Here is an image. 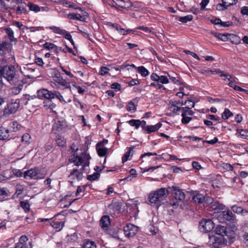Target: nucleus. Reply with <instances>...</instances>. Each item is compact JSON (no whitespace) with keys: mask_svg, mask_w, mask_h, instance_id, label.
<instances>
[{"mask_svg":"<svg viewBox=\"0 0 248 248\" xmlns=\"http://www.w3.org/2000/svg\"><path fill=\"white\" fill-rule=\"evenodd\" d=\"M182 116L183 117L182 119V123L183 124H186L192 120L191 117L186 116V113L184 111V112H182Z\"/></svg>","mask_w":248,"mask_h":248,"instance_id":"de8ad7c7","label":"nucleus"},{"mask_svg":"<svg viewBox=\"0 0 248 248\" xmlns=\"http://www.w3.org/2000/svg\"><path fill=\"white\" fill-rule=\"evenodd\" d=\"M157 82H159L162 84H166L169 83V81L167 77L165 76H159Z\"/></svg>","mask_w":248,"mask_h":248,"instance_id":"6e6d98bb","label":"nucleus"},{"mask_svg":"<svg viewBox=\"0 0 248 248\" xmlns=\"http://www.w3.org/2000/svg\"><path fill=\"white\" fill-rule=\"evenodd\" d=\"M71 162H74L76 166H79L83 163V159L81 157L77 155L74 156L69 159Z\"/></svg>","mask_w":248,"mask_h":248,"instance_id":"c756f323","label":"nucleus"},{"mask_svg":"<svg viewBox=\"0 0 248 248\" xmlns=\"http://www.w3.org/2000/svg\"><path fill=\"white\" fill-rule=\"evenodd\" d=\"M232 225H231V230L230 229H227V230H229V232H232L234 234V240L235 239V231L237 230V227L235 225L236 223H231Z\"/></svg>","mask_w":248,"mask_h":248,"instance_id":"e2e57ef3","label":"nucleus"},{"mask_svg":"<svg viewBox=\"0 0 248 248\" xmlns=\"http://www.w3.org/2000/svg\"><path fill=\"white\" fill-rule=\"evenodd\" d=\"M149 201L152 203H155L157 205H160L161 204V202L157 199V196L155 193H151L150 194L149 196Z\"/></svg>","mask_w":248,"mask_h":248,"instance_id":"bb28decb","label":"nucleus"},{"mask_svg":"<svg viewBox=\"0 0 248 248\" xmlns=\"http://www.w3.org/2000/svg\"><path fill=\"white\" fill-rule=\"evenodd\" d=\"M83 247L84 248H96V245L94 241L86 239L84 241Z\"/></svg>","mask_w":248,"mask_h":248,"instance_id":"a878e982","label":"nucleus"},{"mask_svg":"<svg viewBox=\"0 0 248 248\" xmlns=\"http://www.w3.org/2000/svg\"><path fill=\"white\" fill-rule=\"evenodd\" d=\"M214 227V223L210 219H202L199 223V229L203 232H210Z\"/></svg>","mask_w":248,"mask_h":248,"instance_id":"39448f33","label":"nucleus"},{"mask_svg":"<svg viewBox=\"0 0 248 248\" xmlns=\"http://www.w3.org/2000/svg\"><path fill=\"white\" fill-rule=\"evenodd\" d=\"M115 5H117V9H128L132 6L131 1H117Z\"/></svg>","mask_w":248,"mask_h":248,"instance_id":"ddd939ff","label":"nucleus"},{"mask_svg":"<svg viewBox=\"0 0 248 248\" xmlns=\"http://www.w3.org/2000/svg\"><path fill=\"white\" fill-rule=\"evenodd\" d=\"M44 107L47 109H52L55 107V105L52 102L51 100H47L44 102Z\"/></svg>","mask_w":248,"mask_h":248,"instance_id":"49530a36","label":"nucleus"},{"mask_svg":"<svg viewBox=\"0 0 248 248\" xmlns=\"http://www.w3.org/2000/svg\"><path fill=\"white\" fill-rule=\"evenodd\" d=\"M216 236H215L214 235H211L210 234H209V235H208V237H209L208 244L209 245L212 246L213 247L214 246L215 242H216Z\"/></svg>","mask_w":248,"mask_h":248,"instance_id":"bf43d9fd","label":"nucleus"},{"mask_svg":"<svg viewBox=\"0 0 248 248\" xmlns=\"http://www.w3.org/2000/svg\"><path fill=\"white\" fill-rule=\"evenodd\" d=\"M62 4L66 7L72 8L74 9L81 10V8L77 5L75 3L72 2L71 1H62Z\"/></svg>","mask_w":248,"mask_h":248,"instance_id":"cd10ccee","label":"nucleus"},{"mask_svg":"<svg viewBox=\"0 0 248 248\" xmlns=\"http://www.w3.org/2000/svg\"><path fill=\"white\" fill-rule=\"evenodd\" d=\"M109 71V69L108 67H101L100 71L99 72V74L102 76H104L106 74L108 73Z\"/></svg>","mask_w":248,"mask_h":248,"instance_id":"338daca9","label":"nucleus"},{"mask_svg":"<svg viewBox=\"0 0 248 248\" xmlns=\"http://www.w3.org/2000/svg\"><path fill=\"white\" fill-rule=\"evenodd\" d=\"M184 104L185 105H186L185 108H186V109H191L194 107L195 103L192 102L191 100H187L186 101Z\"/></svg>","mask_w":248,"mask_h":248,"instance_id":"13d9d810","label":"nucleus"},{"mask_svg":"<svg viewBox=\"0 0 248 248\" xmlns=\"http://www.w3.org/2000/svg\"><path fill=\"white\" fill-rule=\"evenodd\" d=\"M53 94L54 95V97H56L61 102L63 103H65L66 101L64 100L63 96L61 94V93L58 91H55L53 93Z\"/></svg>","mask_w":248,"mask_h":248,"instance_id":"864d4df0","label":"nucleus"},{"mask_svg":"<svg viewBox=\"0 0 248 248\" xmlns=\"http://www.w3.org/2000/svg\"><path fill=\"white\" fill-rule=\"evenodd\" d=\"M12 45L6 41L0 44V55L3 56L6 54V52L11 50Z\"/></svg>","mask_w":248,"mask_h":248,"instance_id":"9d476101","label":"nucleus"},{"mask_svg":"<svg viewBox=\"0 0 248 248\" xmlns=\"http://www.w3.org/2000/svg\"><path fill=\"white\" fill-rule=\"evenodd\" d=\"M172 188L174 191V197L176 202H174V200L170 201V204L173 208H176L179 205V202L185 199V194L182 190L176 186H173Z\"/></svg>","mask_w":248,"mask_h":248,"instance_id":"7ed1b4c3","label":"nucleus"},{"mask_svg":"<svg viewBox=\"0 0 248 248\" xmlns=\"http://www.w3.org/2000/svg\"><path fill=\"white\" fill-rule=\"evenodd\" d=\"M10 130L3 126L0 127V140H5L9 137Z\"/></svg>","mask_w":248,"mask_h":248,"instance_id":"f3484780","label":"nucleus"},{"mask_svg":"<svg viewBox=\"0 0 248 248\" xmlns=\"http://www.w3.org/2000/svg\"><path fill=\"white\" fill-rule=\"evenodd\" d=\"M171 104V106L170 107V109L173 112L176 113L178 111L181 110L182 112H184V110H185V108H180L176 106V104H174L173 102Z\"/></svg>","mask_w":248,"mask_h":248,"instance_id":"e433bc0d","label":"nucleus"},{"mask_svg":"<svg viewBox=\"0 0 248 248\" xmlns=\"http://www.w3.org/2000/svg\"><path fill=\"white\" fill-rule=\"evenodd\" d=\"M100 177V173L96 172L91 175H89L87 176V179L89 181H94L97 180Z\"/></svg>","mask_w":248,"mask_h":248,"instance_id":"8fccbe9b","label":"nucleus"},{"mask_svg":"<svg viewBox=\"0 0 248 248\" xmlns=\"http://www.w3.org/2000/svg\"><path fill=\"white\" fill-rule=\"evenodd\" d=\"M240 134L242 138L246 139L248 137V131L247 130H241Z\"/></svg>","mask_w":248,"mask_h":248,"instance_id":"774afa93","label":"nucleus"},{"mask_svg":"<svg viewBox=\"0 0 248 248\" xmlns=\"http://www.w3.org/2000/svg\"><path fill=\"white\" fill-rule=\"evenodd\" d=\"M21 126L17 122L13 121L9 123L8 129L10 130V132H16L20 129Z\"/></svg>","mask_w":248,"mask_h":248,"instance_id":"aec40b11","label":"nucleus"},{"mask_svg":"<svg viewBox=\"0 0 248 248\" xmlns=\"http://www.w3.org/2000/svg\"><path fill=\"white\" fill-rule=\"evenodd\" d=\"M16 76V69L15 66L9 64H0V78H3L10 83L13 81Z\"/></svg>","mask_w":248,"mask_h":248,"instance_id":"f257e3e1","label":"nucleus"},{"mask_svg":"<svg viewBox=\"0 0 248 248\" xmlns=\"http://www.w3.org/2000/svg\"><path fill=\"white\" fill-rule=\"evenodd\" d=\"M232 115V113L228 108H225L224 111L222 114V118L224 120H226Z\"/></svg>","mask_w":248,"mask_h":248,"instance_id":"79ce46f5","label":"nucleus"},{"mask_svg":"<svg viewBox=\"0 0 248 248\" xmlns=\"http://www.w3.org/2000/svg\"><path fill=\"white\" fill-rule=\"evenodd\" d=\"M99 147L100 146L96 145L97 153L100 156L103 157L107 154L108 149L106 147L100 148Z\"/></svg>","mask_w":248,"mask_h":248,"instance_id":"473e14b6","label":"nucleus"},{"mask_svg":"<svg viewBox=\"0 0 248 248\" xmlns=\"http://www.w3.org/2000/svg\"><path fill=\"white\" fill-rule=\"evenodd\" d=\"M54 73V76L56 78L54 81L58 85L56 88L61 89L70 88V83L67 82L66 79L63 78L59 72L55 70Z\"/></svg>","mask_w":248,"mask_h":248,"instance_id":"20e7f679","label":"nucleus"},{"mask_svg":"<svg viewBox=\"0 0 248 248\" xmlns=\"http://www.w3.org/2000/svg\"><path fill=\"white\" fill-rule=\"evenodd\" d=\"M36 180L44 179L47 175L46 171L44 169L39 167H35Z\"/></svg>","mask_w":248,"mask_h":248,"instance_id":"4468645a","label":"nucleus"},{"mask_svg":"<svg viewBox=\"0 0 248 248\" xmlns=\"http://www.w3.org/2000/svg\"><path fill=\"white\" fill-rule=\"evenodd\" d=\"M168 76L169 77L170 79L174 83L181 84V82L179 81V77L178 76L176 73L173 72H170L169 73H168Z\"/></svg>","mask_w":248,"mask_h":248,"instance_id":"b1692460","label":"nucleus"},{"mask_svg":"<svg viewBox=\"0 0 248 248\" xmlns=\"http://www.w3.org/2000/svg\"><path fill=\"white\" fill-rule=\"evenodd\" d=\"M23 190L24 187L20 185H17L16 186V191L15 195H16V197L19 196L22 194Z\"/></svg>","mask_w":248,"mask_h":248,"instance_id":"3c124183","label":"nucleus"},{"mask_svg":"<svg viewBox=\"0 0 248 248\" xmlns=\"http://www.w3.org/2000/svg\"><path fill=\"white\" fill-rule=\"evenodd\" d=\"M50 225L57 231H59L62 228L64 223L63 222H52L50 223Z\"/></svg>","mask_w":248,"mask_h":248,"instance_id":"72a5a7b5","label":"nucleus"},{"mask_svg":"<svg viewBox=\"0 0 248 248\" xmlns=\"http://www.w3.org/2000/svg\"><path fill=\"white\" fill-rule=\"evenodd\" d=\"M216 232L217 235V236H221L223 237H226L228 235V233L231 232H229L227 228L223 226H217L216 228Z\"/></svg>","mask_w":248,"mask_h":248,"instance_id":"f8f14e48","label":"nucleus"},{"mask_svg":"<svg viewBox=\"0 0 248 248\" xmlns=\"http://www.w3.org/2000/svg\"><path fill=\"white\" fill-rule=\"evenodd\" d=\"M110 224L109 217L108 216L104 215L102 217L100 220V225L101 228H107Z\"/></svg>","mask_w":248,"mask_h":248,"instance_id":"2eb2a0df","label":"nucleus"},{"mask_svg":"<svg viewBox=\"0 0 248 248\" xmlns=\"http://www.w3.org/2000/svg\"><path fill=\"white\" fill-rule=\"evenodd\" d=\"M134 146L130 147L128 148L129 151L127 152L124 155V156L122 158V162L123 163H124L126 161L128 160L129 157L130 156V153L133 149Z\"/></svg>","mask_w":248,"mask_h":248,"instance_id":"09e8293b","label":"nucleus"},{"mask_svg":"<svg viewBox=\"0 0 248 248\" xmlns=\"http://www.w3.org/2000/svg\"><path fill=\"white\" fill-rule=\"evenodd\" d=\"M173 17H175V18L176 19H178L179 21H180V22H181L183 23H186L188 21H190L193 18V16L191 15H187L185 16H182V17H179L177 16L173 15Z\"/></svg>","mask_w":248,"mask_h":248,"instance_id":"5701e85b","label":"nucleus"},{"mask_svg":"<svg viewBox=\"0 0 248 248\" xmlns=\"http://www.w3.org/2000/svg\"><path fill=\"white\" fill-rule=\"evenodd\" d=\"M210 207L214 210H220L225 208V206L223 204L220 203L217 201H214L213 203Z\"/></svg>","mask_w":248,"mask_h":248,"instance_id":"393cba45","label":"nucleus"},{"mask_svg":"<svg viewBox=\"0 0 248 248\" xmlns=\"http://www.w3.org/2000/svg\"><path fill=\"white\" fill-rule=\"evenodd\" d=\"M31 139V136L29 134L26 133L22 136L21 141L23 144L28 145L30 143Z\"/></svg>","mask_w":248,"mask_h":248,"instance_id":"a19ab883","label":"nucleus"},{"mask_svg":"<svg viewBox=\"0 0 248 248\" xmlns=\"http://www.w3.org/2000/svg\"><path fill=\"white\" fill-rule=\"evenodd\" d=\"M66 125L64 123L58 122L53 127V129H56L57 131H61L65 128Z\"/></svg>","mask_w":248,"mask_h":248,"instance_id":"4c0bfd02","label":"nucleus"},{"mask_svg":"<svg viewBox=\"0 0 248 248\" xmlns=\"http://www.w3.org/2000/svg\"><path fill=\"white\" fill-rule=\"evenodd\" d=\"M128 124L132 126H135L138 129L140 124V120L132 119L128 122Z\"/></svg>","mask_w":248,"mask_h":248,"instance_id":"37998d69","label":"nucleus"},{"mask_svg":"<svg viewBox=\"0 0 248 248\" xmlns=\"http://www.w3.org/2000/svg\"><path fill=\"white\" fill-rule=\"evenodd\" d=\"M56 141L57 145L59 146L64 147L66 145V140L63 137L58 135L56 138Z\"/></svg>","mask_w":248,"mask_h":248,"instance_id":"7c9ffc66","label":"nucleus"},{"mask_svg":"<svg viewBox=\"0 0 248 248\" xmlns=\"http://www.w3.org/2000/svg\"><path fill=\"white\" fill-rule=\"evenodd\" d=\"M215 200L209 196H205V200L204 202L206 204V206H207L208 205H210V206L212 205Z\"/></svg>","mask_w":248,"mask_h":248,"instance_id":"4d7b16f0","label":"nucleus"},{"mask_svg":"<svg viewBox=\"0 0 248 248\" xmlns=\"http://www.w3.org/2000/svg\"><path fill=\"white\" fill-rule=\"evenodd\" d=\"M136 109L134 103L132 101L129 102L127 106V110L128 111H135Z\"/></svg>","mask_w":248,"mask_h":248,"instance_id":"680f3d73","label":"nucleus"},{"mask_svg":"<svg viewBox=\"0 0 248 248\" xmlns=\"http://www.w3.org/2000/svg\"><path fill=\"white\" fill-rule=\"evenodd\" d=\"M19 100H16L15 102H13L8 105L7 107L4 109V114H10L15 113L19 108Z\"/></svg>","mask_w":248,"mask_h":248,"instance_id":"0eeeda50","label":"nucleus"},{"mask_svg":"<svg viewBox=\"0 0 248 248\" xmlns=\"http://www.w3.org/2000/svg\"><path fill=\"white\" fill-rule=\"evenodd\" d=\"M37 95L40 98H45L47 100H51L54 98L53 93L50 92L47 89H42L37 91Z\"/></svg>","mask_w":248,"mask_h":248,"instance_id":"1a4fd4ad","label":"nucleus"},{"mask_svg":"<svg viewBox=\"0 0 248 248\" xmlns=\"http://www.w3.org/2000/svg\"><path fill=\"white\" fill-rule=\"evenodd\" d=\"M75 173H77L76 174V177L78 179V180H79L82 177V172H79V170L76 169H74L70 173V175L69 176V177H70L72 175H73L74 174H75Z\"/></svg>","mask_w":248,"mask_h":248,"instance_id":"603ef678","label":"nucleus"},{"mask_svg":"<svg viewBox=\"0 0 248 248\" xmlns=\"http://www.w3.org/2000/svg\"><path fill=\"white\" fill-rule=\"evenodd\" d=\"M125 235L128 237L134 236L138 232V228L131 224H127L124 227Z\"/></svg>","mask_w":248,"mask_h":248,"instance_id":"6e6552de","label":"nucleus"},{"mask_svg":"<svg viewBox=\"0 0 248 248\" xmlns=\"http://www.w3.org/2000/svg\"><path fill=\"white\" fill-rule=\"evenodd\" d=\"M232 209L234 212L237 214L241 213L243 215H248V211L243 209L241 207L233 205L232 207Z\"/></svg>","mask_w":248,"mask_h":248,"instance_id":"c85d7f7f","label":"nucleus"},{"mask_svg":"<svg viewBox=\"0 0 248 248\" xmlns=\"http://www.w3.org/2000/svg\"><path fill=\"white\" fill-rule=\"evenodd\" d=\"M43 46L45 49L47 50H51L53 49H57L58 48L57 46H56L53 43L48 42L45 43L43 45Z\"/></svg>","mask_w":248,"mask_h":248,"instance_id":"a18cd8bd","label":"nucleus"},{"mask_svg":"<svg viewBox=\"0 0 248 248\" xmlns=\"http://www.w3.org/2000/svg\"><path fill=\"white\" fill-rule=\"evenodd\" d=\"M49 28L54 33H57L60 35H62V34L66 32V31L61 29L59 27H57L56 26H52L49 27Z\"/></svg>","mask_w":248,"mask_h":248,"instance_id":"58836bf2","label":"nucleus"},{"mask_svg":"<svg viewBox=\"0 0 248 248\" xmlns=\"http://www.w3.org/2000/svg\"><path fill=\"white\" fill-rule=\"evenodd\" d=\"M155 193L160 202L164 201L169 194L168 190L165 188H161L156 190Z\"/></svg>","mask_w":248,"mask_h":248,"instance_id":"9b49d317","label":"nucleus"},{"mask_svg":"<svg viewBox=\"0 0 248 248\" xmlns=\"http://www.w3.org/2000/svg\"><path fill=\"white\" fill-rule=\"evenodd\" d=\"M11 9H16V13L20 14L22 13H26V10L23 5H19L17 7L16 6L12 7Z\"/></svg>","mask_w":248,"mask_h":248,"instance_id":"c03bdc74","label":"nucleus"},{"mask_svg":"<svg viewBox=\"0 0 248 248\" xmlns=\"http://www.w3.org/2000/svg\"><path fill=\"white\" fill-rule=\"evenodd\" d=\"M224 221H228L230 223H236V219L232 212L229 210L222 211L219 215Z\"/></svg>","mask_w":248,"mask_h":248,"instance_id":"423d86ee","label":"nucleus"},{"mask_svg":"<svg viewBox=\"0 0 248 248\" xmlns=\"http://www.w3.org/2000/svg\"><path fill=\"white\" fill-rule=\"evenodd\" d=\"M234 242V234L232 232L228 233L226 237L217 236L216 242L214 245V248L221 247L223 245H230Z\"/></svg>","mask_w":248,"mask_h":248,"instance_id":"f03ea898","label":"nucleus"},{"mask_svg":"<svg viewBox=\"0 0 248 248\" xmlns=\"http://www.w3.org/2000/svg\"><path fill=\"white\" fill-rule=\"evenodd\" d=\"M6 33L7 34L8 38H12L14 36V31L10 28H7L4 29Z\"/></svg>","mask_w":248,"mask_h":248,"instance_id":"0e129e2a","label":"nucleus"},{"mask_svg":"<svg viewBox=\"0 0 248 248\" xmlns=\"http://www.w3.org/2000/svg\"><path fill=\"white\" fill-rule=\"evenodd\" d=\"M220 77H225V78H224V80H226V79H227L230 82L229 83L228 85L233 88L234 85L233 84V82L234 81V79L231 77L230 75L229 74H221L220 75Z\"/></svg>","mask_w":248,"mask_h":248,"instance_id":"c9c22d12","label":"nucleus"},{"mask_svg":"<svg viewBox=\"0 0 248 248\" xmlns=\"http://www.w3.org/2000/svg\"><path fill=\"white\" fill-rule=\"evenodd\" d=\"M192 199L196 203H202L205 200V196L200 193L195 192L193 194Z\"/></svg>","mask_w":248,"mask_h":248,"instance_id":"dca6fc26","label":"nucleus"},{"mask_svg":"<svg viewBox=\"0 0 248 248\" xmlns=\"http://www.w3.org/2000/svg\"><path fill=\"white\" fill-rule=\"evenodd\" d=\"M68 17L72 19H78V16L81 17V16L80 14H76L74 13H71L68 15Z\"/></svg>","mask_w":248,"mask_h":248,"instance_id":"69168bd1","label":"nucleus"},{"mask_svg":"<svg viewBox=\"0 0 248 248\" xmlns=\"http://www.w3.org/2000/svg\"><path fill=\"white\" fill-rule=\"evenodd\" d=\"M228 38L232 44H238L240 43V38L236 35L229 34Z\"/></svg>","mask_w":248,"mask_h":248,"instance_id":"f704fd0d","label":"nucleus"},{"mask_svg":"<svg viewBox=\"0 0 248 248\" xmlns=\"http://www.w3.org/2000/svg\"><path fill=\"white\" fill-rule=\"evenodd\" d=\"M28 6L29 7V8L31 11H32L35 12H38L40 11L41 10H42V11H46L47 10H46V8L45 7H40L37 5H36L31 2L28 3Z\"/></svg>","mask_w":248,"mask_h":248,"instance_id":"6ab92c4d","label":"nucleus"},{"mask_svg":"<svg viewBox=\"0 0 248 248\" xmlns=\"http://www.w3.org/2000/svg\"><path fill=\"white\" fill-rule=\"evenodd\" d=\"M161 126L162 124L161 123H158L155 125H147L145 131H146L147 134L155 132L157 131Z\"/></svg>","mask_w":248,"mask_h":248,"instance_id":"412c9836","label":"nucleus"},{"mask_svg":"<svg viewBox=\"0 0 248 248\" xmlns=\"http://www.w3.org/2000/svg\"><path fill=\"white\" fill-rule=\"evenodd\" d=\"M23 87V83H20L17 86L11 88V93L14 95L18 94L22 90Z\"/></svg>","mask_w":248,"mask_h":248,"instance_id":"2f4dec72","label":"nucleus"},{"mask_svg":"<svg viewBox=\"0 0 248 248\" xmlns=\"http://www.w3.org/2000/svg\"><path fill=\"white\" fill-rule=\"evenodd\" d=\"M222 3H219L217 5L216 9L218 11H223L227 9L228 6L235 4L236 2L234 3H227L226 1H222Z\"/></svg>","mask_w":248,"mask_h":248,"instance_id":"4be33fe9","label":"nucleus"},{"mask_svg":"<svg viewBox=\"0 0 248 248\" xmlns=\"http://www.w3.org/2000/svg\"><path fill=\"white\" fill-rule=\"evenodd\" d=\"M35 168L30 169L28 170L25 171L24 173V177L25 179H27L29 177L30 179L36 180Z\"/></svg>","mask_w":248,"mask_h":248,"instance_id":"a211bd4d","label":"nucleus"},{"mask_svg":"<svg viewBox=\"0 0 248 248\" xmlns=\"http://www.w3.org/2000/svg\"><path fill=\"white\" fill-rule=\"evenodd\" d=\"M229 33H219L217 38L223 41H226L228 39V36Z\"/></svg>","mask_w":248,"mask_h":248,"instance_id":"052dcab7","label":"nucleus"},{"mask_svg":"<svg viewBox=\"0 0 248 248\" xmlns=\"http://www.w3.org/2000/svg\"><path fill=\"white\" fill-rule=\"evenodd\" d=\"M137 70L144 77H146L149 73L148 71L143 66L138 67Z\"/></svg>","mask_w":248,"mask_h":248,"instance_id":"ea45409f","label":"nucleus"},{"mask_svg":"<svg viewBox=\"0 0 248 248\" xmlns=\"http://www.w3.org/2000/svg\"><path fill=\"white\" fill-rule=\"evenodd\" d=\"M20 206L24 209L25 212H28L30 210V204L29 203L25 201H21L20 202Z\"/></svg>","mask_w":248,"mask_h":248,"instance_id":"5fc2aeb1","label":"nucleus"}]
</instances>
